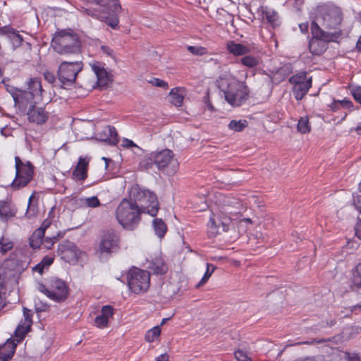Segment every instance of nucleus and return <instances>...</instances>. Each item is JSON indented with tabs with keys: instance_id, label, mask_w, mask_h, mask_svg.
Returning <instances> with one entry per match:
<instances>
[{
	"instance_id": "e2e57ef3",
	"label": "nucleus",
	"mask_w": 361,
	"mask_h": 361,
	"mask_svg": "<svg viewBox=\"0 0 361 361\" xmlns=\"http://www.w3.org/2000/svg\"><path fill=\"white\" fill-rule=\"evenodd\" d=\"M355 234L357 236V238L361 239V219L357 220V221L355 226Z\"/></svg>"
},
{
	"instance_id": "b1692460",
	"label": "nucleus",
	"mask_w": 361,
	"mask_h": 361,
	"mask_svg": "<svg viewBox=\"0 0 361 361\" xmlns=\"http://www.w3.org/2000/svg\"><path fill=\"white\" fill-rule=\"evenodd\" d=\"M312 87V77L306 82L293 85V93L296 100L300 101L307 94Z\"/></svg>"
},
{
	"instance_id": "6e6d98bb",
	"label": "nucleus",
	"mask_w": 361,
	"mask_h": 361,
	"mask_svg": "<svg viewBox=\"0 0 361 361\" xmlns=\"http://www.w3.org/2000/svg\"><path fill=\"white\" fill-rule=\"evenodd\" d=\"M345 357L348 361H361V355L356 353H346Z\"/></svg>"
},
{
	"instance_id": "680f3d73",
	"label": "nucleus",
	"mask_w": 361,
	"mask_h": 361,
	"mask_svg": "<svg viewBox=\"0 0 361 361\" xmlns=\"http://www.w3.org/2000/svg\"><path fill=\"white\" fill-rule=\"evenodd\" d=\"M11 27V25H10L0 27V36L6 37L7 35L10 34Z\"/></svg>"
},
{
	"instance_id": "2eb2a0df",
	"label": "nucleus",
	"mask_w": 361,
	"mask_h": 361,
	"mask_svg": "<svg viewBox=\"0 0 361 361\" xmlns=\"http://www.w3.org/2000/svg\"><path fill=\"white\" fill-rule=\"evenodd\" d=\"M59 250L68 258V262H75L80 257L81 252L76 245L71 241H66L59 245Z\"/></svg>"
},
{
	"instance_id": "f704fd0d",
	"label": "nucleus",
	"mask_w": 361,
	"mask_h": 361,
	"mask_svg": "<svg viewBox=\"0 0 361 361\" xmlns=\"http://www.w3.org/2000/svg\"><path fill=\"white\" fill-rule=\"evenodd\" d=\"M307 75V74L306 71H301L293 75L289 78L288 81L292 85L306 82L308 80Z\"/></svg>"
},
{
	"instance_id": "423d86ee",
	"label": "nucleus",
	"mask_w": 361,
	"mask_h": 361,
	"mask_svg": "<svg viewBox=\"0 0 361 361\" xmlns=\"http://www.w3.org/2000/svg\"><path fill=\"white\" fill-rule=\"evenodd\" d=\"M316 20L326 30H333V32L342 30L340 28L343 20L342 12L336 6L324 4L317 6Z\"/></svg>"
},
{
	"instance_id": "dca6fc26",
	"label": "nucleus",
	"mask_w": 361,
	"mask_h": 361,
	"mask_svg": "<svg viewBox=\"0 0 361 361\" xmlns=\"http://www.w3.org/2000/svg\"><path fill=\"white\" fill-rule=\"evenodd\" d=\"M173 152L168 149L152 152L154 163L159 170H164L167 168L169 164L173 161Z\"/></svg>"
},
{
	"instance_id": "13d9d810",
	"label": "nucleus",
	"mask_w": 361,
	"mask_h": 361,
	"mask_svg": "<svg viewBox=\"0 0 361 361\" xmlns=\"http://www.w3.org/2000/svg\"><path fill=\"white\" fill-rule=\"evenodd\" d=\"M54 262V257L51 256H45L41 260V263L47 269Z\"/></svg>"
},
{
	"instance_id": "37998d69",
	"label": "nucleus",
	"mask_w": 361,
	"mask_h": 361,
	"mask_svg": "<svg viewBox=\"0 0 361 361\" xmlns=\"http://www.w3.org/2000/svg\"><path fill=\"white\" fill-rule=\"evenodd\" d=\"M109 320L102 314L97 315L94 319V324L97 327L104 329L108 326Z\"/></svg>"
},
{
	"instance_id": "9b49d317",
	"label": "nucleus",
	"mask_w": 361,
	"mask_h": 361,
	"mask_svg": "<svg viewBox=\"0 0 361 361\" xmlns=\"http://www.w3.org/2000/svg\"><path fill=\"white\" fill-rule=\"evenodd\" d=\"M82 69V63L80 61L61 63L58 70V79L60 86L67 89L73 85L77 75Z\"/></svg>"
},
{
	"instance_id": "8fccbe9b",
	"label": "nucleus",
	"mask_w": 361,
	"mask_h": 361,
	"mask_svg": "<svg viewBox=\"0 0 361 361\" xmlns=\"http://www.w3.org/2000/svg\"><path fill=\"white\" fill-rule=\"evenodd\" d=\"M234 356L237 361H252L242 350L235 351Z\"/></svg>"
},
{
	"instance_id": "052dcab7",
	"label": "nucleus",
	"mask_w": 361,
	"mask_h": 361,
	"mask_svg": "<svg viewBox=\"0 0 361 361\" xmlns=\"http://www.w3.org/2000/svg\"><path fill=\"white\" fill-rule=\"evenodd\" d=\"M218 222L220 224V228H222V231L226 232L229 230L230 219H225V221L218 219Z\"/></svg>"
},
{
	"instance_id": "f257e3e1",
	"label": "nucleus",
	"mask_w": 361,
	"mask_h": 361,
	"mask_svg": "<svg viewBox=\"0 0 361 361\" xmlns=\"http://www.w3.org/2000/svg\"><path fill=\"white\" fill-rule=\"evenodd\" d=\"M216 85L224 94L225 100L233 107L241 106L249 98V87L244 82L238 80L230 73L221 74Z\"/></svg>"
},
{
	"instance_id": "0eeeda50",
	"label": "nucleus",
	"mask_w": 361,
	"mask_h": 361,
	"mask_svg": "<svg viewBox=\"0 0 361 361\" xmlns=\"http://www.w3.org/2000/svg\"><path fill=\"white\" fill-rule=\"evenodd\" d=\"M85 11L87 15L104 22L112 29H116L119 23L118 15L121 11V6L118 0H109L103 6L102 11L91 8H85Z\"/></svg>"
},
{
	"instance_id": "ea45409f",
	"label": "nucleus",
	"mask_w": 361,
	"mask_h": 361,
	"mask_svg": "<svg viewBox=\"0 0 361 361\" xmlns=\"http://www.w3.org/2000/svg\"><path fill=\"white\" fill-rule=\"evenodd\" d=\"M349 90L353 99L361 106V85H351Z\"/></svg>"
},
{
	"instance_id": "a211bd4d",
	"label": "nucleus",
	"mask_w": 361,
	"mask_h": 361,
	"mask_svg": "<svg viewBox=\"0 0 361 361\" xmlns=\"http://www.w3.org/2000/svg\"><path fill=\"white\" fill-rule=\"evenodd\" d=\"M17 214V208L11 197L0 200V218L6 221Z\"/></svg>"
},
{
	"instance_id": "1a4fd4ad",
	"label": "nucleus",
	"mask_w": 361,
	"mask_h": 361,
	"mask_svg": "<svg viewBox=\"0 0 361 361\" xmlns=\"http://www.w3.org/2000/svg\"><path fill=\"white\" fill-rule=\"evenodd\" d=\"M128 286L135 294L146 292L150 285V274L148 271L133 267L127 275Z\"/></svg>"
},
{
	"instance_id": "58836bf2",
	"label": "nucleus",
	"mask_w": 361,
	"mask_h": 361,
	"mask_svg": "<svg viewBox=\"0 0 361 361\" xmlns=\"http://www.w3.org/2000/svg\"><path fill=\"white\" fill-rule=\"evenodd\" d=\"M335 339H336L335 336L329 338H322V339L314 338V339H312L311 341H301V342L296 343L295 344H290V345H302V344L313 345L314 343H327V342H333L335 341Z\"/></svg>"
},
{
	"instance_id": "c756f323",
	"label": "nucleus",
	"mask_w": 361,
	"mask_h": 361,
	"mask_svg": "<svg viewBox=\"0 0 361 361\" xmlns=\"http://www.w3.org/2000/svg\"><path fill=\"white\" fill-rule=\"evenodd\" d=\"M6 37L11 41L13 49L20 47L23 42V36L20 35L19 32L12 26L11 27L10 34L7 35Z\"/></svg>"
},
{
	"instance_id": "603ef678",
	"label": "nucleus",
	"mask_w": 361,
	"mask_h": 361,
	"mask_svg": "<svg viewBox=\"0 0 361 361\" xmlns=\"http://www.w3.org/2000/svg\"><path fill=\"white\" fill-rule=\"evenodd\" d=\"M6 90L11 95V97L13 99V101H15L16 99L18 98V95L20 91V89H18L13 86H11L9 85H6Z\"/></svg>"
},
{
	"instance_id": "5fc2aeb1",
	"label": "nucleus",
	"mask_w": 361,
	"mask_h": 361,
	"mask_svg": "<svg viewBox=\"0 0 361 361\" xmlns=\"http://www.w3.org/2000/svg\"><path fill=\"white\" fill-rule=\"evenodd\" d=\"M122 147L124 148H132V147H137L139 148V147L132 140L128 138H123L122 140Z\"/></svg>"
},
{
	"instance_id": "7c9ffc66",
	"label": "nucleus",
	"mask_w": 361,
	"mask_h": 361,
	"mask_svg": "<svg viewBox=\"0 0 361 361\" xmlns=\"http://www.w3.org/2000/svg\"><path fill=\"white\" fill-rule=\"evenodd\" d=\"M353 288L361 295V263H359L353 270Z\"/></svg>"
},
{
	"instance_id": "bf43d9fd",
	"label": "nucleus",
	"mask_w": 361,
	"mask_h": 361,
	"mask_svg": "<svg viewBox=\"0 0 361 361\" xmlns=\"http://www.w3.org/2000/svg\"><path fill=\"white\" fill-rule=\"evenodd\" d=\"M44 79L49 82V83H54L56 82V77L54 74L51 72L47 71L44 73Z\"/></svg>"
},
{
	"instance_id": "2f4dec72",
	"label": "nucleus",
	"mask_w": 361,
	"mask_h": 361,
	"mask_svg": "<svg viewBox=\"0 0 361 361\" xmlns=\"http://www.w3.org/2000/svg\"><path fill=\"white\" fill-rule=\"evenodd\" d=\"M220 224L218 222V219L216 220L213 216H210L209 220L207 223V234L209 238H214L219 233Z\"/></svg>"
},
{
	"instance_id": "c03bdc74",
	"label": "nucleus",
	"mask_w": 361,
	"mask_h": 361,
	"mask_svg": "<svg viewBox=\"0 0 361 361\" xmlns=\"http://www.w3.org/2000/svg\"><path fill=\"white\" fill-rule=\"evenodd\" d=\"M114 314V310L111 305H104L101 309L100 314L106 318L108 320L113 317Z\"/></svg>"
},
{
	"instance_id": "6ab92c4d",
	"label": "nucleus",
	"mask_w": 361,
	"mask_h": 361,
	"mask_svg": "<svg viewBox=\"0 0 361 361\" xmlns=\"http://www.w3.org/2000/svg\"><path fill=\"white\" fill-rule=\"evenodd\" d=\"M92 69L97 76V84L99 87H106L110 82V76L106 69L99 62L91 65Z\"/></svg>"
},
{
	"instance_id": "c85d7f7f",
	"label": "nucleus",
	"mask_w": 361,
	"mask_h": 361,
	"mask_svg": "<svg viewBox=\"0 0 361 361\" xmlns=\"http://www.w3.org/2000/svg\"><path fill=\"white\" fill-rule=\"evenodd\" d=\"M171 102L176 106H180L183 102V90L180 87L172 88L170 91Z\"/></svg>"
},
{
	"instance_id": "4be33fe9",
	"label": "nucleus",
	"mask_w": 361,
	"mask_h": 361,
	"mask_svg": "<svg viewBox=\"0 0 361 361\" xmlns=\"http://www.w3.org/2000/svg\"><path fill=\"white\" fill-rule=\"evenodd\" d=\"M88 162L82 157L78 159V164L73 171V176L78 180H84L87 177Z\"/></svg>"
},
{
	"instance_id": "6e6552de",
	"label": "nucleus",
	"mask_w": 361,
	"mask_h": 361,
	"mask_svg": "<svg viewBox=\"0 0 361 361\" xmlns=\"http://www.w3.org/2000/svg\"><path fill=\"white\" fill-rule=\"evenodd\" d=\"M37 290L56 302H63L68 296V288L66 282L56 278L49 281L48 287L39 283Z\"/></svg>"
},
{
	"instance_id": "ddd939ff",
	"label": "nucleus",
	"mask_w": 361,
	"mask_h": 361,
	"mask_svg": "<svg viewBox=\"0 0 361 361\" xmlns=\"http://www.w3.org/2000/svg\"><path fill=\"white\" fill-rule=\"evenodd\" d=\"M97 140L104 142L109 145L115 146L119 141L116 129L111 126H106L97 134Z\"/></svg>"
},
{
	"instance_id": "39448f33",
	"label": "nucleus",
	"mask_w": 361,
	"mask_h": 361,
	"mask_svg": "<svg viewBox=\"0 0 361 361\" xmlns=\"http://www.w3.org/2000/svg\"><path fill=\"white\" fill-rule=\"evenodd\" d=\"M51 47L59 54H80L81 44L77 34L71 30L56 32L51 40Z\"/></svg>"
},
{
	"instance_id": "3c124183",
	"label": "nucleus",
	"mask_w": 361,
	"mask_h": 361,
	"mask_svg": "<svg viewBox=\"0 0 361 361\" xmlns=\"http://www.w3.org/2000/svg\"><path fill=\"white\" fill-rule=\"evenodd\" d=\"M149 82L156 87H162L165 90L169 87L168 83L164 80L159 78H154L149 80Z\"/></svg>"
},
{
	"instance_id": "49530a36",
	"label": "nucleus",
	"mask_w": 361,
	"mask_h": 361,
	"mask_svg": "<svg viewBox=\"0 0 361 361\" xmlns=\"http://www.w3.org/2000/svg\"><path fill=\"white\" fill-rule=\"evenodd\" d=\"M188 50L195 54V55H199L202 56L206 54L207 49L203 47H197V46H188Z\"/></svg>"
},
{
	"instance_id": "864d4df0",
	"label": "nucleus",
	"mask_w": 361,
	"mask_h": 361,
	"mask_svg": "<svg viewBox=\"0 0 361 361\" xmlns=\"http://www.w3.org/2000/svg\"><path fill=\"white\" fill-rule=\"evenodd\" d=\"M57 240L58 238L56 236H53L51 238H46L44 242V247L48 250L51 249Z\"/></svg>"
},
{
	"instance_id": "338daca9",
	"label": "nucleus",
	"mask_w": 361,
	"mask_h": 361,
	"mask_svg": "<svg viewBox=\"0 0 361 361\" xmlns=\"http://www.w3.org/2000/svg\"><path fill=\"white\" fill-rule=\"evenodd\" d=\"M299 28L302 33H303V34L307 33L308 30H309L308 23L305 22V23H302L299 24Z\"/></svg>"
},
{
	"instance_id": "4c0bfd02",
	"label": "nucleus",
	"mask_w": 361,
	"mask_h": 361,
	"mask_svg": "<svg viewBox=\"0 0 361 361\" xmlns=\"http://www.w3.org/2000/svg\"><path fill=\"white\" fill-rule=\"evenodd\" d=\"M216 266L211 263H207L206 271L200 281L198 286L204 284L216 269Z\"/></svg>"
},
{
	"instance_id": "a19ab883",
	"label": "nucleus",
	"mask_w": 361,
	"mask_h": 361,
	"mask_svg": "<svg viewBox=\"0 0 361 361\" xmlns=\"http://www.w3.org/2000/svg\"><path fill=\"white\" fill-rule=\"evenodd\" d=\"M241 63L248 68H254L258 65V59L252 56H245L241 59Z\"/></svg>"
},
{
	"instance_id": "a878e982",
	"label": "nucleus",
	"mask_w": 361,
	"mask_h": 361,
	"mask_svg": "<svg viewBox=\"0 0 361 361\" xmlns=\"http://www.w3.org/2000/svg\"><path fill=\"white\" fill-rule=\"evenodd\" d=\"M46 228L47 226L36 229L29 238V244L32 248L37 249L40 247L43 243Z\"/></svg>"
},
{
	"instance_id": "774afa93",
	"label": "nucleus",
	"mask_w": 361,
	"mask_h": 361,
	"mask_svg": "<svg viewBox=\"0 0 361 361\" xmlns=\"http://www.w3.org/2000/svg\"><path fill=\"white\" fill-rule=\"evenodd\" d=\"M354 205L356 208V209L361 213V195H358L355 200H354Z\"/></svg>"
},
{
	"instance_id": "4d7b16f0",
	"label": "nucleus",
	"mask_w": 361,
	"mask_h": 361,
	"mask_svg": "<svg viewBox=\"0 0 361 361\" xmlns=\"http://www.w3.org/2000/svg\"><path fill=\"white\" fill-rule=\"evenodd\" d=\"M32 314L31 311L30 310L24 307L23 308L24 319H23V321L27 322L30 324H32Z\"/></svg>"
},
{
	"instance_id": "79ce46f5",
	"label": "nucleus",
	"mask_w": 361,
	"mask_h": 361,
	"mask_svg": "<svg viewBox=\"0 0 361 361\" xmlns=\"http://www.w3.org/2000/svg\"><path fill=\"white\" fill-rule=\"evenodd\" d=\"M13 242L9 239L6 238L4 236L0 239V249L1 253H6L8 250L13 248Z\"/></svg>"
},
{
	"instance_id": "473e14b6",
	"label": "nucleus",
	"mask_w": 361,
	"mask_h": 361,
	"mask_svg": "<svg viewBox=\"0 0 361 361\" xmlns=\"http://www.w3.org/2000/svg\"><path fill=\"white\" fill-rule=\"evenodd\" d=\"M161 334L160 326H155L152 329L147 331L145 335V339L148 343H152L155 341Z\"/></svg>"
},
{
	"instance_id": "72a5a7b5",
	"label": "nucleus",
	"mask_w": 361,
	"mask_h": 361,
	"mask_svg": "<svg viewBox=\"0 0 361 361\" xmlns=\"http://www.w3.org/2000/svg\"><path fill=\"white\" fill-rule=\"evenodd\" d=\"M247 126V121L246 120H231L228 125V127L230 130H233L235 132H241L243 131Z\"/></svg>"
},
{
	"instance_id": "a18cd8bd",
	"label": "nucleus",
	"mask_w": 361,
	"mask_h": 361,
	"mask_svg": "<svg viewBox=\"0 0 361 361\" xmlns=\"http://www.w3.org/2000/svg\"><path fill=\"white\" fill-rule=\"evenodd\" d=\"M154 164V159H152V152L147 157H144L140 162V166L147 169L151 168Z\"/></svg>"
},
{
	"instance_id": "20e7f679",
	"label": "nucleus",
	"mask_w": 361,
	"mask_h": 361,
	"mask_svg": "<svg viewBox=\"0 0 361 361\" xmlns=\"http://www.w3.org/2000/svg\"><path fill=\"white\" fill-rule=\"evenodd\" d=\"M142 214L138 204L126 198L121 200L116 210V219L128 231H133L138 226Z\"/></svg>"
},
{
	"instance_id": "f03ea898",
	"label": "nucleus",
	"mask_w": 361,
	"mask_h": 361,
	"mask_svg": "<svg viewBox=\"0 0 361 361\" xmlns=\"http://www.w3.org/2000/svg\"><path fill=\"white\" fill-rule=\"evenodd\" d=\"M130 200L138 204L143 214L155 217L159 209V202L157 195L152 190L136 184L130 190Z\"/></svg>"
},
{
	"instance_id": "7ed1b4c3",
	"label": "nucleus",
	"mask_w": 361,
	"mask_h": 361,
	"mask_svg": "<svg viewBox=\"0 0 361 361\" xmlns=\"http://www.w3.org/2000/svg\"><path fill=\"white\" fill-rule=\"evenodd\" d=\"M310 29L312 37L309 41L308 47L313 55L322 54L326 49V43L338 42L343 35L342 30L325 31L314 20L312 21Z\"/></svg>"
},
{
	"instance_id": "393cba45",
	"label": "nucleus",
	"mask_w": 361,
	"mask_h": 361,
	"mask_svg": "<svg viewBox=\"0 0 361 361\" xmlns=\"http://www.w3.org/2000/svg\"><path fill=\"white\" fill-rule=\"evenodd\" d=\"M27 92H30L38 101L42 99V87L41 80L38 78H30L27 82Z\"/></svg>"
},
{
	"instance_id": "bb28decb",
	"label": "nucleus",
	"mask_w": 361,
	"mask_h": 361,
	"mask_svg": "<svg viewBox=\"0 0 361 361\" xmlns=\"http://www.w3.org/2000/svg\"><path fill=\"white\" fill-rule=\"evenodd\" d=\"M32 324L27 322L21 320L17 326L14 335L16 343H20L24 339L25 335L29 332Z\"/></svg>"
},
{
	"instance_id": "09e8293b",
	"label": "nucleus",
	"mask_w": 361,
	"mask_h": 361,
	"mask_svg": "<svg viewBox=\"0 0 361 361\" xmlns=\"http://www.w3.org/2000/svg\"><path fill=\"white\" fill-rule=\"evenodd\" d=\"M337 100L339 103L340 108H344V109H348L350 111L354 109H353V107H354L353 103L350 99L344 98L342 100H338V99H337Z\"/></svg>"
},
{
	"instance_id": "9d476101",
	"label": "nucleus",
	"mask_w": 361,
	"mask_h": 361,
	"mask_svg": "<svg viewBox=\"0 0 361 361\" xmlns=\"http://www.w3.org/2000/svg\"><path fill=\"white\" fill-rule=\"evenodd\" d=\"M16 177L11 185L13 190L26 186L32 179L34 167L30 161L23 162L18 156L15 157Z\"/></svg>"
},
{
	"instance_id": "5701e85b",
	"label": "nucleus",
	"mask_w": 361,
	"mask_h": 361,
	"mask_svg": "<svg viewBox=\"0 0 361 361\" xmlns=\"http://www.w3.org/2000/svg\"><path fill=\"white\" fill-rule=\"evenodd\" d=\"M226 49L229 54L235 56L245 55L250 51L248 47L233 40H230L226 43Z\"/></svg>"
},
{
	"instance_id": "412c9836",
	"label": "nucleus",
	"mask_w": 361,
	"mask_h": 361,
	"mask_svg": "<svg viewBox=\"0 0 361 361\" xmlns=\"http://www.w3.org/2000/svg\"><path fill=\"white\" fill-rule=\"evenodd\" d=\"M149 269L156 275H163L166 273L168 268L164 259L161 256H157L149 262Z\"/></svg>"
},
{
	"instance_id": "f3484780",
	"label": "nucleus",
	"mask_w": 361,
	"mask_h": 361,
	"mask_svg": "<svg viewBox=\"0 0 361 361\" xmlns=\"http://www.w3.org/2000/svg\"><path fill=\"white\" fill-rule=\"evenodd\" d=\"M27 115L30 122L37 124L44 123L49 118V113L43 107L36 106V104L29 107Z\"/></svg>"
},
{
	"instance_id": "aec40b11",
	"label": "nucleus",
	"mask_w": 361,
	"mask_h": 361,
	"mask_svg": "<svg viewBox=\"0 0 361 361\" xmlns=\"http://www.w3.org/2000/svg\"><path fill=\"white\" fill-rule=\"evenodd\" d=\"M17 344L9 338L4 345H0V361L10 360L14 355Z\"/></svg>"
},
{
	"instance_id": "c9c22d12",
	"label": "nucleus",
	"mask_w": 361,
	"mask_h": 361,
	"mask_svg": "<svg viewBox=\"0 0 361 361\" xmlns=\"http://www.w3.org/2000/svg\"><path fill=\"white\" fill-rule=\"evenodd\" d=\"M297 129L300 133L302 134L309 133L310 131L311 128L310 126L309 119L307 116L301 117L299 119L297 125Z\"/></svg>"
},
{
	"instance_id": "de8ad7c7",
	"label": "nucleus",
	"mask_w": 361,
	"mask_h": 361,
	"mask_svg": "<svg viewBox=\"0 0 361 361\" xmlns=\"http://www.w3.org/2000/svg\"><path fill=\"white\" fill-rule=\"evenodd\" d=\"M265 18L269 23L275 25L278 20V14L274 11H267L265 12Z\"/></svg>"
},
{
	"instance_id": "f8f14e48",
	"label": "nucleus",
	"mask_w": 361,
	"mask_h": 361,
	"mask_svg": "<svg viewBox=\"0 0 361 361\" xmlns=\"http://www.w3.org/2000/svg\"><path fill=\"white\" fill-rule=\"evenodd\" d=\"M119 249V236L114 231H107L102 237L99 250L102 253L110 254Z\"/></svg>"
},
{
	"instance_id": "69168bd1",
	"label": "nucleus",
	"mask_w": 361,
	"mask_h": 361,
	"mask_svg": "<svg viewBox=\"0 0 361 361\" xmlns=\"http://www.w3.org/2000/svg\"><path fill=\"white\" fill-rule=\"evenodd\" d=\"M101 49L104 54H106L107 56H112L114 54L113 49L108 46H102Z\"/></svg>"
},
{
	"instance_id": "e433bc0d",
	"label": "nucleus",
	"mask_w": 361,
	"mask_h": 361,
	"mask_svg": "<svg viewBox=\"0 0 361 361\" xmlns=\"http://www.w3.org/2000/svg\"><path fill=\"white\" fill-rule=\"evenodd\" d=\"M80 201L82 205L87 207L95 208L100 205V201L97 196L81 198Z\"/></svg>"
},
{
	"instance_id": "4468645a",
	"label": "nucleus",
	"mask_w": 361,
	"mask_h": 361,
	"mask_svg": "<svg viewBox=\"0 0 361 361\" xmlns=\"http://www.w3.org/2000/svg\"><path fill=\"white\" fill-rule=\"evenodd\" d=\"M39 101L35 98L32 94L27 92L26 90H20L18 98L14 101L15 106L19 109L20 111L24 112L36 104Z\"/></svg>"
},
{
	"instance_id": "0e129e2a",
	"label": "nucleus",
	"mask_w": 361,
	"mask_h": 361,
	"mask_svg": "<svg viewBox=\"0 0 361 361\" xmlns=\"http://www.w3.org/2000/svg\"><path fill=\"white\" fill-rule=\"evenodd\" d=\"M44 269L47 268L41 263V262L32 267L33 271H37L40 274L43 273Z\"/></svg>"
},
{
	"instance_id": "cd10ccee",
	"label": "nucleus",
	"mask_w": 361,
	"mask_h": 361,
	"mask_svg": "<svg viewBox=\"0 0 361 361\" xmlns=\"http://www.w3.org/2000/svg\"><path fill=\"white\" fill-rule=\"evenodd\" d=\"M154 234L159 238L164 237L167 232V226L162 219L154 218L152 222Z\"/></svg>"
}]
</instances>
